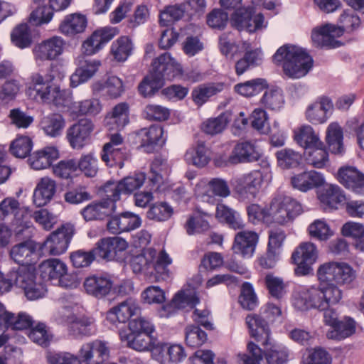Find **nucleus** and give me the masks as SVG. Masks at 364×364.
I'll return each mask as SVG.
<instances>
[{
	"label": "nucleus",
	"mask_w": 364,
	"mask_h": 364,
	"mask_svg": "<svg viewBox=\"0 0 364 364\" xmlns=\"http://www.w3.org/2000/svg\"><path fill=\"white\" fill-rule=\"evenodd\" d=\"M318 199L326 208L336 209L338 205L346 201V196L338 186L328 184L321 191Z\"/></svg>",
	"instance_id": "obj_40"
},
{
	"label": "nucleus",
	"mask_w": 364,
	"mask_h": 364,
	"mask_svg": "<svg viewBox=\"0 0 364 364\" xmlns=\"http://www.w3.org/2000/svg\"><path fill=\"white\" fill-rule=\"evenodd\" d=\"M84 287L87 294L97 298H102L109 293L112 282L106 277L92 275L86 278Z\"/></svg>",
	"instance_id": "obj_36"
},
{
	"label": "nucleus",
	"mask_w": 364,
	"mask_h": 364,
	"mask_svg": "<svg viewBox=\"0 0 364 364\" xmlns=\"http://www.w3.org/2000/svg\"><path fill=\"white\" fill-rule=\"evenodd\" d=\"M141 309L139 303L134 298L129 297L117 306L109 309L107 318L112 323L116 322L124 323L132 316L139 315Z\"/></svg>",
	"instance_id": "obj_21"
},
{
	"label": "nucleus",
	"mask_w": 364,
	"mask_h": 364,
	"mask_svg": "<svg viewBox=\"0 0 364 364\" xmlns=\"http://www.w3.org/2000/svg\"><path fill=\"white\" fill-rule=\"evenodd\" d=\"M40 126L46 135L55 138L62 134L65 119L61 114L51 113L41 119Z\"/></svg>",
	"instance_id": "obj_39"
},
{
	"label": "nucleus",
	"mask_w": 364,
	"mask_h": 364,
	"mask_svg": "<svg viewBox=\"0 0 364 364\" xmlns=\"http://www.w3.org/2000/svg\"><path fill=\"white\" fill-rule=\"evenodd\" d=\"M65 44V41L58 36L36 43L32 50L35 62L40 65L45 62L58 60L63 53Z\"/></svg>",
	"instance_id": "obj_11"
},
{
	"label": "nucleus",
	"mask_w": 364,
	"mask_h": 364,
	"mask_svg": "<svg viewBox=\"0 0 364 364\" xmlns=\"http://www.w3.org/2000/svg\"><path fill=\"white\" fill-rule=\"evenodd\" d=\"M338 180L357 194L364 196V174L352 166L341 168L338 171Z\"/></svg>",
	"instance_id": "obj_26"
},
{
	"label": "nucleus",
	"mask_w": 364,
	"mask_h": 364,
	"mask_svg": "<svg viewBox=\"0 0 364 364\" xmlns=\"http://www.w3.org/2000/svg\"><path fill=\"white\" fill-rule=\"evenodd\" d=\"M224 87L225 85L223 82L202 84L193 90V100L198 106H202L211 97L222 92Z\"/></svg>",
	"instance_id": "obj_42"
},
{
	"label": "nucleus",
	"mask_w": 364,
	"mask_h": 364,
	"mask_svg": "<svg viewBox=\"0 0 364 364\" xmlns=\"http://www.w3.org/2000/svg\"><path fill=\"white\" fill-rule=\"evenodd\" d=\"M294 139L305 150L315 146L322 145L318 134L311 126L308 124L303 125L294 130Z\"/></svg>",
	"instance_id": "obj_43"
},
{
	"label": "nucleus",
	"mask_w": 364,
	"mask_h": 364,
	"mask_svg": "<svg viewBox=\"0 0 364 364\" xmlns=\"http://www.w3.org/2000/svg\"><path fill=\"white\" fill-rule=\"evenodd\" d=\"M70 109L77 115L96 116L102 111V105L98 99L92 98L73 102Z\"/></svg>",
	"instance_id": "obj_48"
},
{
	"label": "nucleus",
	"mask_w": 364,
	"mask_h": 364,
	"mask_svg": "<svg viewBox=\"0 0 364 364\" xmlns=\"http://www.w3.org/2000/svg\"><path fill=\"white\" fill-rule=\"evenodd\" d=\"M75 230V227L71 223L62 225L50 234L43 243V247L51 255L63 254L68 250Z\"/></svg>",
	"instance_id": "obj_13"
},
{
	"label": "nucleus",
	"mask_w": 364,
	"mask_h": 364,
	"mask_svg": "<svg viewBox=\"0 0 364 364\" xmlns=\"http://www.w3.org/2000/svg\"><path fill=\"white\" fill-rule=\"evenodd\" d=\"M276 157L278 166L283 169L295 168L301 161V155L291 149H282L277 151Z\"/></svg>",
	"instance_id": "obj_54"
},
{
	"label": "nucleus",
	"mask_w": 364,
	"mask_h": 364,
	"mask_svg": "<svg viewBox=\"0 0 364 364\" xmlns=\"http://www.w3.org/2000/svg\"><path fill=\"white\" fill-rule=\"evenodd\" d=\"M355 331V323L350 318L338 321L335 328L328 331L326 336L329 339L342 340L353 335Z\"/></svg>",
	"instance_id": "obj_53"
},
{
	"label": "nucleus",
	"mask_w": 364,
	"mask_h": 364,
	"mask_svg": "<svg viewBox=\"0 0 364 364\" xmlns=\"http://www.w3.org/2000/svg\"><path fill=\"white\" fill-rule=\"evenodd\" d=\"M185 157L188 163L198 167H203L210 159V151L203 142H198L195 148L187 151Z\"/></svg>",
	"instance_id": "obj_49"
},
{
	"label": "nucleus",
	"mask_w": 364,
	"mask_h": 364,
	"mask_svg": "<svg viewBox=\"0 0 364 364\" xmlns=\"http://www.w3.org/2000/svg\"><path fill=\"white\" fill-rule=\"evenodd\" d=\"M318 252L316 246L311 242L301 243L291 255V259L296 264L295 273L303 276L309 274L311 271V265L316 262Z\"/></svg>",
	"instance_id": "obj_15"
},
{
	"label": "nucleus",
	"mask_w": 364,
	"mask_h": 364,
	"mask_svg": "<svg viewBox=\"0 0 364 364\" xmlns=\"http://www.w3.org/2000/svg\"><path fill=\"white\" fill-rule=\"evenodd\" d=\"M59 158V151L55 146H46L30 155L28 163L35 170H42L50 166Z\"/></svg>",
	"instance_id": "obj_34"
},
{
	"label": "nucleus",
	"mask_w": 364,
	"mask_h": 364,
	"mask_svg": "<svg viewBox=\"0 0 364 364\" xmlns=\"http://www.w3.org/2000/svg\"><path fill=\"white\" fill-rule=\"evenodd\" d=\"M94 129L93 122L83 118L67 129L65 138L72 149L81 150L88 144Z\"/></svg>",
	"instance_id": "obj_14"
},
{
	"label": "nucleus",
	"mask_w": 364,
	"mask_h": 364,
	"mask_svg": "<svg viewBox=\"0 0 364 364\" xmlns=\"http://www.w3.org/2000/svg\"><path fill=\"white\" fill-rule=\"evenodd\" d=\"M10 215H14L13 225L21 228L18 232L32 225L28 208L21 207L19 202L12 197L6 198L0 202V219L4 220Z\"/></svg>",
	"instance_id": "obj_12"
},
{
	"label": "nucleus",
	"mask_w": 364,
	"mask_h": 364,
	"mask_svg": "<svg viewBox=\"0 0 364 364\" xmlns=\"http://www.w3.org/2000/svg\"><path fill=\"white\" fill-rule=\"evenodd\" d=\"M181 71V65L168 53L161 54L152 63V70L139 84L140 94L146 97L161 89L165 79H171Z\"/></svg>",
	"instance_id": "obj_4"
},
{
	"label": "nucleus",
	"mask_w": 364,
	"mask_h": 364,
	"mask_svg": "<svg viewBox=\"0 0 364 364\" xmlns=\"http://www.w3.org/2000/svg\"><path fill=\"white\" fill-rule=\"evenodd\" d=\"M94 94L104 92L111 98H117L123 93L124 88L122 80L117 76H111L105 82H95L92 85Z\"/></svg>",
	"instance_id": "obj_41"
},
{
	"label": "nucleus",
	"mask_w": 364,
	"mask_h": 364,
	"mask_svg": "<svg viewBox=\"0 0 364 364\" xmlns=\"http://www.w3.org/2000/svg\"><path fill=\"white\" fill-rule=\"evenodd\" d=\"M11 276L14 284L23 289L32 284L36 279L33 270L28 267H18L16 271L11 272Z\"/></svg>",
	"instance_id": "obj_62"
},
{
	"label": "nucleus",
	"mask_w": 364,
	"mask_h": 364,
	"mask_svg": "<svg viewBox=\"0 0 364 364\" xmlns=\"http://www.w3.org/2000/svg\"><path fill=\"white\" fill-rule=\"evenodd\" d=\"M164 129L159 125H153L148 128H143L136 134V139L140 143V146L146 152H152L155 146L163 144L162 139Z\"/></svg>",
	"instance_id": "obj_27"
},
{
	"label": "nucleus",
	"mask_w": 364,
	"mask_h": 364,
	"mask_svg": "<svg viewBox=\"0 0 364 364\" xmlns=\"http://www.w3.org/2000/svg\"><path fill=\"white\" fill-rule=\"evenodd\" d=\"M291 183L294 188L301 192H307L322 186L324 183V178L316 171H307L293 176L291 178Z\"/></svg>",
	"instance_id": "obj_30"
},
{
	"label": "nucleus",
	"mask_w": 364,
	"mask_h": 364,
	"mask_svg": "<svg viewBox=\"0 0 364 364\" xmlns=\"http://www.w3.org/2000/svg\"><path fill=\"white\" fill-rule=\"evenodd\" d=\"M228 117L223 113L217 117L210 118L202 124V130L210 135H215L221 133L228 125Z\"/></svg>",
	"instance_id": "obj_59"
},
{
	"label": "nucleus",
	"mask_w": 364,
	"mask_h": 364,
	"mask_svg": "<svg viewBox=\"0 0 364 364\" xmlns=\"http://www.w3.org/2000/svg\"><path fill=\"white\" fill-rule=\"evenodd\" d=\"M273 58L276 63L284 62V73L294 79L305 76L313 66V59L306 51L294 45L280 47Z\"/></svg>",
	"instance_id": "obj_6"
},
{
	"label": "nucleus",
	"mask_w": 364,
	"mask_h": 364,
	"mask_svg": "<svg viewBox=\"0 0 364 364\" xmlns=\"http://www.w3.org/2000/svg\"><path fill=\"white\" fill-rule=\"evenodd\" d=\"M326 142L332 153L341 154L344 151L343 132L337 122L331 123L326 129Z\"/></svg>",
	"instance_id": "obj_45"
},
{
	"label": "nucleus",
	"mask_w": 364,
	"mask_h": 364,
	"mask_svg": "<svg viewBox=\"0 0 364 364\" xmlns=\"http://www.w3.org/2000/svg\"><path fill=\"white\" fill-rule=\"evenodd\" d=\"M306 163L314 168H322L328 162V153L322 142L321 146H315L305 150Z\"/></svg>",
	"instance_id": "obj_47"
},
{
	"label": "nucleus",
	"mask_w": 364,
	"mask_h": 364,
	"mask_svg": "<svg viewBox=\"0 0 364 364\" xmlns=\"http://www.w3.org/2000/svg\"><path fill=\"white\" fill-rule=\"evenodd\" d=\"M343 292L337 287H328L320 282L318 286H311L296 291L292 299L295 309L306 311L310 309L324 311L338 304L342 299Z\"/></svg>",
	"instance_id": "obj_1"
},
{
	"label": "nucleus",
	"mask_w": 364,
	"mask_h": 364,
	"mask_svg": "<svg viewBox=\"0 0 364 364\" xmlns=\"http://www.w3.org/2000/svg\"><path fill=\"white\" fill-rule=\"evenodd\" d=\"M333 110L332 100L327 97H321L307 107L305 115L310 123L321 124L326 122Z\"/></svg>",
	"instance_id": "obj_22"
},
{
	"label": "nucleus",
	"mask_w": 364,
	"mask_h": 364,
	"mask_svg": "<svg viewBox=\"0 0 364 364\" xmlns=\"http://www.w3.org/2000/svg\"><path fill=\"white\" fill-rule=\"evenodd\" d=\"M86 177L93 178L99 171V161L94 153L82 154L77 162V169Z\"/></svg>",
	"instance_id": "obj_52"
},
{
	"label": "nucleus",
	"mask_w": 364,
	"mask_h": 364,
	"mask_svg": "<svg viewBox=\"0 0 364 364\" xmlns=\"http://www.w3.org/2000/svg\"><path fill=\"white\" fill-rule=\"evenodd\" d=\"M262 105L271 110H279L284 103L282 90L276 87L267 90L261 99Z\"/></svg>",
	"instance_id": "obj_58"
},
{
	"label": "nucleus",
	"mask_w": 364,
	"mask_h": 364,
	"mask_svg": "<svg viewBox=\"0 0 364 364\" xmlns=\"http://www.w3.org/2000/svg\"><path fill=\"white\" fill-rule=\"evenodd\" d=\"M341 26L325 24L313 29L311 38L317 47L336 48L339 46L335 38L341 36L344 30L351 31L360 26V20L355 12L351 9L345 10L339 18Z\"/></svg>",
	"instance_id": "obj_5"
},
{
	"label": "nucleus",
	"mask_w": 364,
	"mask_h": 364,
	"mask_svg": "<svg viewBox=\"0 0 364 364\" xmlns=\"http://www.w3.org/2000/svg\"><path fill=\"white\" fill-rule=\"evenodd\" d=\"M101 62L96 59L82 57L78 59L77 68L70 76V86L76 87L91 79L98 71Z\"/></svg>",
	"instance_id": "obj_23"
},
{
	"label": "nucleus",
	"mask_w": 364,
	"mask_h": 364,
	"mask_svg": "<svg viewBox=\"0 0 364 364\" xmlns=\"http://www.w3.org/2000/svg\"><path fill=\"white\" fill-rule=\"evenodd\" d=\"M269 173L267 171L253 170L237 178L234 191L238 200L243 203L254 200Z\"/></svg>",
	"instance_id": "obj_10"
},
{
	"label": "nucleus",
	"mask_w": 364,
	"mask_h": 364,
	"mask_svg": "<svg viewBox=\"0 0 364 364\" xmlns=\"http://www.w3.org/2000/svg\"><path fill=\"white\" fill-rule=\"evenodd\" d=\"M146 179L144 173H139L133 176H128L118 182H107L104 186L106 197H110L114 201L120 199L121 194L131 193L140 188Z\"/></svg>",
	"instance_id": "obj_16"
},
{
	"label": "nucleus",
	"mask_w": 364,
	"mask_h": 364,
	"mask_svg": "<svg viewBox=\"0 0 364 364\" xmlns=\"http://www.w3.org/2000/svg\"><path fill=\"white\" fill-rule=\"evenodd\" d=\"M246 323L251 336L264 346L266 364H284L287 361V348L272 340L265 320L257 315H248L246 317Z\"/></svg>",
	"instance_id": "obj_3"
},
{
	"label": "nucleus",
	"mask_w": 364,
	"mask_h": 364,
	"mask_svg": "<svg viewBox=\"0 0 364 364\" xmlns=\"http://www.w3.org/2000/svg\"><path fill=\"white\" fill-rule=\"evenodd\" d=\"M57 183L50 177L41 178L36 184L33 194V203L41 207L48 204L56 193Z\"/></svg>",
	"instance_id": "obj_29"
},
{
	"label": "nucleus",
	"mask_w": 364,
	"mask_h": 364,
	"mask_svg": "<svg viewBox=\"0 0 364 364\" xmlns=\"http://www.w3.org/2000/svg\"><path fill=\"white\" fill-rule=\"evenodd\" d=\"M186 10L184 4L167 6L160 14L159 22L163 26H168L173 22L181 19Z\"/></svg>",
	"instance_id": "obj_60"
},
{
	"label": "nucleus",
	"mask_w": 364,
	"mask_h": 364,
	"mask_svg": "<svg viewBox=\"0 0 364 364\" xmlns=\"http://www.w3.org/2000/svg\"><path fill=\"white\" fill-rule=\"evenodd\" d=\"M258 242V235L253 231H240L235 236L232 250L243 257H251Z\"/></svg>",
	"instance_id": "obj_28"
},
{
	"label": "nucleus",
	"mask_w": 364,
	"mask_h": 364,
	"mask_svg": "<svg viewBox=\"0 0 364 364\" xmlns=\"http://www.w3.org/2000/svg\"><path fill=\"white\" fill-rule=\"evenodd\" d=\"M65 271H68L66 264L58 259H48L39 265L41 277L53 284Z\"/></svg>",
	"instance_id": "obj_38"
},
{
	"label": "nucleus",
	"mask_w": 364,
	"mask_h": 364,
	"mask_svg": "<svg viewBox=\"0 0 364 364\" xmlns=\"http://www.w3.org/2000/svg\"><path fill=\"white\" fill-rule=\"evenodd\" d=\"M68 314L63 318L62 322L66 323L69 326L70 333L75 337L89 336L94 332V321L91 318L79 317L73 315L69 310L65 309Z\"/></svg>",
	"instance_id": "obj_32"
},
{
	"label": "nucleus",
	"mask_w": 364,
	"mask_h": 364,
	"mask_svg": "<svg viewBox=\"0 0 364 364\" xmlns=\"http://www.w3.org/2000/svg\"><path fill=\"white\" fill-rule=\"evenodd\" d=\"M267 85L264 79L257 78L236 85L235 90L245 97H251L261 92L267 87Z\"/></svg>",
	"instance_id": "obj_55"
},
{
	"label": "nucleus",
	"mask_w": 364,
	"mask_h": 364,
	"mask_svg": "<svg viewBox=\"0 0 364 364\" xmlns=\"http://www.w3.org/2000/svg\"><path fill=\"white\" fill-rule=\"evenodd\" d=\"M133 49L134 45L131 38L122 36L112 43L111 53L116 60L124 62L132 55Z\"/></svg>",
	"instance_id": "obj_46"
},
{
	"label": "nucleus",
	"mask_w": 364,
	"mask_h": 364,
	"mask_svg": "<svg viewBox=\"0 0 364 364\" xmlns=\"http://www.w3.org/2000/svg\"><path fill=\"white\" fill-rule=\"evenodd\" d=\"M129 106L125 102L114 106L105 118L106 126L109 130H120L129 123Z\"/></svg>",
	"instance_id": "obj_37"
},
{
	"label": "nucleus",
	"mask_w": 364,
	"mask_h": 364,
	"mask_svg": "<svg viewBox=\"0 0 364 364\" xmlns=\"http://www.w3.org/2000/svg\"><path fill=\"white\" fill-rule=\"evenodd\" d=\"M319 282L328 287L350 285L356 278V272L346 262H329L321 264L317 269Z\"/></svg>",
	"instance_id": "obj_8"
},
{
	"label": "nucleus",
	"mask_w": 364,
	"mask_h": 364,
	"mask_svg": "<svg viewBox=\"0 0 364 364\" xmlns=\"http://www.w3.org/2000/svg\"><path fill=\"white\" fill-rule=\"evenodd\" d=\"M262 156L256 142L251 140L238 141L232 148L227 162L229 164L252 163L259 161Z\"/></svg>",
	"instance_id": "obj_17"
},
{
	"label": "nucleus",
	"mask_w": 364,
	"mask_h": 364,
	"mask_svg": "<svg viewBox=\"0 0 364 364\" xmlns=\"http://www.w3.org/2000/svg\"><path fill=\"white\" fill-rule=\"evenodd\" d=\"M86 25L87 21L84 16L72 14L65 17L59 26V29L63 34L70 36L82 33Z\"/></svg>",
	"instance_id": "obj_44"
},
{
	"label": "nucleus",
	"mask_w": 364,
	"mask_h": 364,
	"mask_svg": "<svg viewBox=\"0 0 364 364\" xmlns=\"http://www.w3.org/2000/svg\"><path fill=\"white\" fill-rule=\"evenodd\" d=\"M171 263L172 259L165 250L157 255L153 248L142 250L130 259V267L134 274L153 275L157 281L166 280L171 277L168 268Z\"/></svg>",
	"instance_id": "obj_2"
},
{
	"label": "nucleus",
	"mask_w": 364,
	"mask_h": 364,
	"mask_svg": "<svg viewBox=\"0 0 364 364\" xmlns=\"http://www.w3.org/2000/svg\"><path fill=\"white\" fill-rule=\"evenodd\" d=\"M208 191H210L213 195L221 198H227L231 193L227 181L219 178H212L208 181L201 180L195 188V193L198 197L202 198L208 203H213L214 198L208 194Z\"/></svg>",
	"instance_id": "obj_20"
},
{
	"label": "nucleus",
	"mask_w": 364,
	"mask_h": 364,
	"mask_svg": "<svg viewBox=\"0 0 364 364\" xmlns=\"http://www.w3.org/2000/svg\"><path fill=\"white\" fill-rule=\"evenodd\" d=\"M141 220L139 215L131 212H124L119 215H114L108 221L107 227L109 232L119 234L139 228Z\"/></svg>",
	"instance_id": "obj_24"
},
{
	"label": "nucleus",
	"mask_w": 364,
	"mask_h": 364,
	"mask_svg": "<svg viewBox=\"0 0 364 364\" xmlns=\"http://www.w3.org/2000/svg\"><path fill=\"white\" fill-rule=\"evenodd\" d=\"M207 333L197 326H188L185 329V341L191 348H198L206 342Z\"/></svg>",
	"instance_id": "obj_61"
},
{
	"label": "nucleus",
	"mask_w": 364,
	"mask_h": 364,
	"mask_svg": "<svg viewBox=\"0 0 364 364\" xmlns=\"http://www.w3.org/2000/svg\"><path fill=\"white\" fill-rule=\"evenodd\" d=\"M115 36L112 29H102L95 31L82 45V51L87 55L98 52L102 47Z\"/></svg>",
	"instance_id": "obj_33"
},
{
	"label": "nucleus",
	"mask_w": 364,
	"mask_h": 364,
	"mask_svg": "<svg viewBox=\"0 0 364 364\" xmlns=\"http://www.w3.org/2000/svg\"><path fill=\"white\" fill-rule=\"evenodd\" d=\"M215 215L234 230L242 229L244 227L240 214L223 203L218 204Z\"/></svg>",
	"instance_id": "obj_50"
},
{
	"label": "nucleus",
	"mask_w": 364,
	"mask_h": 364,
	"mask_svg": "<svg viewBox=\"0 0 364 364\" xmlns=\"http://www.w3.org/2000/svg\"><path fill=\"white\" fill-rule=\"evenodd\" d=\"M36 248V244L33 241H25L13 246L10 250V256L21 267H28L34 262Z\"/></svg>",
	"instance_id": "obj_31"
},
{
	"label": "nucleus",
	"mask_w": 364,
	"mask_h": 364,
	"mask_svg": "<svg viewBox=\"0 0 364 364\" xmlns=\"http://www.w3.org/2000/svg\"><path fill=\"white\" fill-rule=\"evenodd\" d=\"M106 198L99 203L89 204L81 210V214L86 221L103 220L115 211L116 202L110 197Z\"/></svg>",
	"instance_id": "obj_25"
},
{
	"label": "nucleus",
	"mask_w": 364,
	"mask_h": 364,
	"mask_svg": "<svg viewBox=\"0 0 364 364\" xmlns=\"http://www.w3.org/2000/svg\"><path fill=\"white\" fill-rule=\"evenodd\" d=\"M54 79L55 75L51 73L45 76L39 73H33L26 84V95L36 102L60 104L65 92L59 85L52 82Z\"/></svg>",
	"instance_id": "obj_7"
},
{
	"label": "nucleus",
	"mask_w": 364,
	"mask_h": 364,
	"mask_svg": "<svg viewBox=\"0 0 364 364\" xmlns=\"http://www.w3.org/2000/svg\"><path fill=\"white\" fill-rule=\"evenodd\" d=\"M173 213L171 205L166 202L156 203L152 205L147 211V217L150 220L165 221L168 220Z\"/></svg>",
	"instance_id": "obj_63"
},
{
	"label": "nucleus",
	"mask_w": 364,
	"mask_h": 364,
	"mask_svg": "<svg viewBox=\"0 0 364 364\" xmlns=\"http://www.w3.org/2000/svg\"><path fill=\"white\" fill-rule=\"evenodd\" d=\"M121 340L127 342V346L137 351H151L152 348L157 342L154 335L142 333H126L120 332Z\"/></svg>",
	"instance_id": "obj_35"
},
{
	"label": "nucleus",
	"mask_w": 364,
	"mask_h": 364,
	"mask_svg": "<svg viewBox=\"0 0 364 364\" xmlns=\"http://www.w3.org/2000/svg\"><path fill=\"white\" fill-rule=\"evenodd\" d=\"M33 146L32 139L26 135H17L9 146L11 154L16 158L24 159L27 157Z\"/></svg>",
	"instance_id": "obj_51"
},
{
	"label": "nucleus",
	"mask_w": 364,
	"mask_h": 364,
	"mask_svg": "<svg viewBox=\"0 0 364 364\" xmlns=\"http://www.w3.org/2000/svg\"><path fill=\"white\" fill-rule=\"evenodd\" d=\"M78 356L85 364H105L109 358V348L106 342L95 340L84 343Z\"/></svg>",
	"instance_id": "obj_18"
},
{
	"label": "nucleus",
	"mask_w": 364,
	"mask_h": 364,
	"mask_svg": "<svg viewBox=\"0 0 364 364\" xmlns=\"http://www.w3.org/2000/svg\"><path fill=\"white\" fill-rule=\"evenodd\" d=\"M173 304L178 309H184L187 306L194 307L199 303V299L194 289H186L178 291L172 299Z\"/></svg>",
	"instance_id": "obj_57"
},
{
	"label": "nucleus",
	"mask_w": 364,
	"mask_h": 364,
	"mask_svg": "<svg viewBox=\"0 0 364 364\" xmlns=\"http://www.w3.org/2000/svg\"><path fill=\"white\" fill-rule=\"evenodd\" d=\"M127 248L128 243L124 239L109 237L100 240L93 249L96 257L109 261L117 259Z\"/></svg>",
	"instance_id": "obj_19"
},
{
	"label": "nucleus",
	"mask_w": 364,
	"mask_h": 364,
	"mask_svg": "<svg viewBox=\"0 0 364 364\" xmlns=\"http://www.w3.org/2000/svg\"><path fill=\"white\" fill-rule=\"evenodd\" d=\"M46 358L48 364H81L80 358L68 352L48 351Z\"/></svg>",
	"instance_id": "obj_64"
},
{
	"label": "nucleus",
	"mask_w": 364,
	"mask_h": 364,
	"mask_svg": "<svg viewBox=\"0 0 364 364\" xmlns=\"http://www.w3.org/2000/svg\"><path fill=\"white\" fill-rule=\"evenodd\" d=\"M268 213L269 221L284 225L291 223L300 215L302 213V207L291 197L278 194L272 200Z\"/></svg>",
	"instance_id": "obj_9"
},
{
	"label": "nucleus",
	"mask_w": 364,
	"mask_h": 364,
	"mask_svg": "<svg viewBox=\"0 0 364 364\" xmlns=\"http://www.w3.org/2000/svg\"><path fill=\"white\" fill-rule=\"evenodd\" d=\"M262 60V53L259 49L247 51L243 58L235 63V72L237 75L243 74L252 66L257 65Z\"/></svg>",
	"instance_id": "obj_56"
}]
</instances>
